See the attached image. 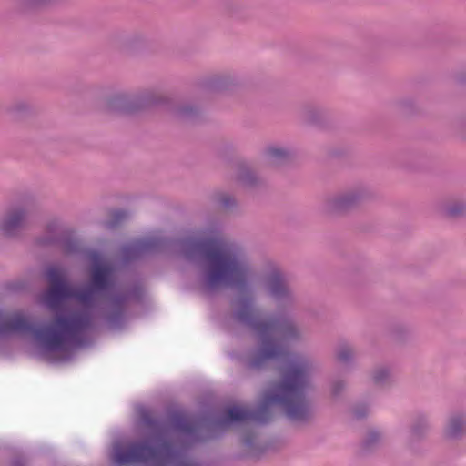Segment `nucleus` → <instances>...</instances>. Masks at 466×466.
<instances>
[{
  "mask_svg": "<svg viewBox=\"0 0 466 466\" xmlns=\"http://www.w3.org/2000/svg\"><path fill=\"white\" fill-rule=\"evenodd\" d=\"M384 376H386L385 370L378 371L374 376V380L376 382H380L383 380Z\"/></svg>",
  "mask_w": 466,
  "mask_h": 466,
  "instance_id": "10",
  "label": "nucleus"
},
{
  "mask_svg": "<svg viewBox=\"0 0 466 466\" xmlns=\"http://www.w3.org/2000/svg\"><path fill=\"white\" fill-rule=\"evenodd\" d=\"M261 340L260 350L253 364L259 366L268 360L282 364V381L268 389L261 407L251 410L247 407L234 406L228 409L226 420L230 422H267L268 410L280 407L292 420H304L309 414L305 398L309 382V365L300 358L285 350L286 339L293 334V327L285 319H270L254 324Z\"/></svg>",
  "mask_w": 466,
  "mask_h": 466,
  "instance_id": "2",
  "label": "nucleus"
},
{
  "mask_svg": "<svg viewBox=\"0 0 466 466\" xmlns=\"http://www.w3.org/2000/svg\"><path fill=\"white\" fill-rule=\"evenodd\" d=\"M267 285L270 294L275 298H279L287 292L284 280L279 272H274L268 278Z\"/></svg>",
  "mask_w": 466,
  "mask_h": 466,
  "instance_id": "6",
  "label": "nucleus"
},
{
  "mask_svg": "<svg viewBox=\"0 0 466 466\" xmlns=\"http://www.w3.org/2000/svg\"><path fill=\"white\" fill-rule=\"evenodd\" d=\"M466 430V421L461 417L452 418L447 429L448 435L456 437Z\"/></svg>",
  "mask_w": 466,
  "mask_h": 466,
  "instance_id": "7",
  "label": "nucleus"
},
{
  "mask_svg": "<svg viewBox=\"0 0 466 466\" xmlns=\"http://www.w3.org/2000/svg\"><path fill=\"white\" fill-rule=\"evenodd\" d=\"M345 202H347V200H345V199L340 200V201L339 202V204H338V205H339V207H343V206H344V204H345Z\"/></svg>",
  "mask_w": 466,
  "mask_h": 466,
  "instance_id": "15",
  "label": "nucleus"
},
{
  "mask_svg": "<svg viewBox=\"0 0 466 466\" xmlns=\"http://www.w3.org/2000/svg\"><path fill=\"white\" fill-rule=\"evenodd\" d=\"M457 213H458V211H456V210H453V209H452V210H451V214H452V215H455V214H457Z\"/></svg>",
  "mask_w": 466,
  "mask_h": 466,
  "instance_id": "16",
  "label": "nucleus"
},
{
  "mask_svg": "<svg viewBox=\"0 0 466 466\" xmlns=\"http://www.w3.org/2000/svg\"><path fill=\"white\" fill-rule=\"evenodd\" d=\"M179 466H196L195 464H190V465H179Z\"/></svg>",
  "mask_w": 466,
  "mask_h": 466,
  "instance_id": "17",
  "label": "nucleus"
},
{
  "mask_svg": "<svg viewBox=\"0 0 466 466\" xmlns=\"http://www.w3.org/2000/svg\"><path fill=\"white\" fill-rule=\"evenodd\" d=\"M183 450L173 442L163 441L156 436L128 443L114 445L113 459L118 465L148 464L170 466L180 464Z\"/></svg>",
  "mask_w": 466,
  "mask_h": 466,
  "instance_id": "4",
  "label": "nucleus"
},
{
  "mask_svg": "<svg viewBox=\"0 0 466 466\" xmlns=\"http://www.w3.org/2000/svg\"><path fill=\"white\" fill-rule=\"evenodd\" d=\"M378 437V434L375 432H372L370 434V441H373V439H376Z\"/></svg>",
  "mask_w": 466,
  "mask_h": 466,
  "instance_id": "14",
  "label": "nucleus"
},
{
  "mask_svg": "<svg viewBox=\"0 0 466 466\" xmlns=\"http://www.w3.org/2000/svg\"><path fill=\"white\" fill-rule=\"evenodd\" d=\"M350 356L351 350L349 348H343L338 353V359L341 361L347 360Z\"/></svg>",
  "mask_w": 466,
  "mask_h": 466,
  "instance_id": "9",
  "label": "nucleus"
},
{
  "mask_svg": "<svg viewBox=\"0 0 466 466\" xmlns=\"http://www.w3.org/2000/svg\"><path fill=\"white\" fill-rule=\"evenodd\" d=\"M113 217H114L116 221H118V220H121L122 218H124L126 217V213L123 212V211H115L113 213Z\"/></svg>",
  "mask_w": 466,
  "mask_h": 466,
  "instance_id": "11",
  "label": "nucleus"
},
{
  "mask_svg": "<svg viewBox=\"0 0 466 466\" xmlns=\"http://www.w3.org/2000/svg\"><path fill=\"white\" fill-rule=\"evenodd\" d=\"M94 268L92 286L76 288L68 283L64 271L51 267L46 271L49 289L44 295L46 306L56 314V319L36 328L25 314L0 313V333L33 332L48 351H66L77 336L91 324L89 309L94 306L98 291L114 284L115 268L98 253L90 255Z\"/></svg>",
  "mask_w": 466,
  "mask_h": 466,
  "instance_id": "1",
  "label": "nucleus"
},
{
  "mask_svg": "<svg viewBox=\"0 0 466 466\" xmlns=\"http://www.w3.org/2000/svg\"><path fill=\"white\" fill-rule=\"evenodd\" d=\"M185 253L207 264L206 284L209 289H238L248 279V268L240 251L217 234L187 239Z\"/></svg>",
  "mask_w": 466,
  "mask_h": 466,
  "instance_id": "3",
  "label": "nucleus"
},
{
  "mask_svg": "<svg viewBox=\"0 0 466 466\" xmlns=\"http://www.w3.org/2000/svg\"><path fill=\"white\" fill-rule=\"evenodd\" d=\"M268 155L270 158L272 159H278V158H284L287 157V152L283 149H280V148H275V147H272V148H269L268 150Z\"/></svg>",
  "mask_w": 466,
  "mask_h": 466,
  "instance_id": "8",
  "label": "nucleus"
},
{
  "mask_svg": "<svg viewBox=\"0 0 466 466\" xmlns=\"http://www.w3.org/2000/svg\"><path fill=\"white\" fill-rule=\"evenodd\" d=\"M25 218V214L24 210L14 209L10 211L0 221V233L6 236L14 234V232L23 225Z\"/></svg>",
  "mask_w": 466,
  "mask_h": 466,
  "instance_id": "5",
  "label": "nucleus"
},
{
  "mask_svg": "<svg viewBox=\"0 0 466 466\" xmlns=\"http://www.w3.org/2000/svg\"><path fill=\"white\" fill-rule=\"evenodd\" d=\"M149 244L146 242H139L136 245V248L138 249L146 248Z\"/></svg>",
  "mask_w": 466,
  "mask_h": 466,
  "instance_id": "13",
  "label": "nucleus"
},
{
  "mask_svg": "<svg viewBox=\"0 0 466 466\" xmlns=\"http://www.w3.org/2000/svg\"><path fill=\"white\" fill-rule=\"evenodd\" d=\"M249 315H250L249 311L248 312L241 311V312H239L238 317L241 320H248L249 319Z\"/></svg>",
  "mask_w": 466,
  "mask_h": 466,
  "instance_id": "12",
  "label": "nucleus"
}]
</instances>
